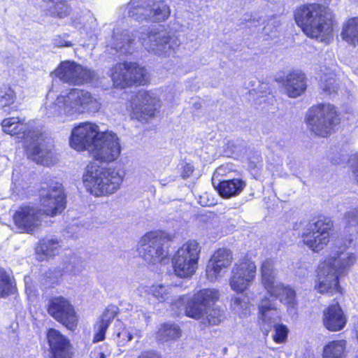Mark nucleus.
<instances>
[{
  "instance_id": "obj_1",
  "label": "nucleus",
  "mask_w": 358,
  "mask_h": 358,
  "mask_svg": "<svg viewBox=\"0 0 358 358\" xmlns=\"http://www.w3.org/2000/svg\"><path fill=\"white\" fill-rule=\"evenodd\" d=\"M1 126L5 133L24 139V147L29 159L47 166L55 162L52 140L44 137L42 131L31 123H25L19 117H10L4 119Z\"/></svg>"
},
{
  "instance_id": "obj_2",
  "label": "nucleus",
  "mask_w": 358,
  "mask_h": 358,
  "mask_svg": "<svg viewBox=\"0 0 358 358\" xmlns=\"http://www.w3.org/2000/svg\"><path fill=\"white\" fill-rule=\"evenodd\" d=\"M41 196L43 210L28 204L19 207L15 211L13 220L18 229L31 234L41 226L43 214L55 216L61 213L66 207L63 187L59 182H51L46 194H41Z\"/></svg>"
},
{
  "instance_id": "obj_3",
  "label": "nucleus",
  "mask_w": 358,
  "mask_h": 358,
  "mask_svg": "<svg viewBox=\"0 0 358 358\" xmlns=\"http://www.w3.org/2000/svg\"><path fill=\"white\" fill-rule=\"evenodd\" d=\"M356 261L352 252L336 251L331 254L317 267L315 289L330 295L340 292L339 278L348 275Z\"/></svg>"
},
{
  "instance_id": "obj_4",
  "label": "nucleus",
  "mask_w": 358,
  "mask_h": 358,
  "mask_svg": "<svg viewBox=\"0 0 358 358\" xmlns=\"http://www.w3.org/2000/svg\"><path fill=\"white\" fill-rule=\"evenodd\" d=\"M125 173L120 168H103L94 163L90 164L83 176L87 190L96 196L115 193L123 182Z\"/></svg>"
},
{
  "instance_id": "obj_5",
  "label": "nucleus",
  "mask_w": 358,
  "mask_h": 358,
  "mask_svg": "<svg viewBox=\"0 0 358 358\" xmlns=\"http://www.w3.org/2000/svg\"><path fill=\"white\" fill-rule=\"evenodd\" d=\"M295 20L310 38L326 42L331 34L333 22L322 15V8L318 4H309L299 8L295 13Z\"/></svg>"
},
{
  "instance_id": "obj_6",
  "label": "nucleus",
  "mask_w": 358,
  "mask_h": 358,
  "mask_svg": "<svg viewBox=\"0 0 358 358\" xmlns=\"http://www.w3.org/2000/svg\"><path fill=\"white\" fill-rule=\"evenodd\" d=\"M139 41L150 52L158 55H170L180 45L177 32L172 29L158 27L141 32Z\"/></svg>"
},
{
  "instance_id": "obj_7",
  "label": "nucleus",
  "mask_w": 358,
  "mask_h": 358,
  "mask_svg": "<svg viewBox=\"0 0 358 358\" xmlns=\"http://www.w3.org/2000/svg\"><path fill=\"white\" fill-rule=\"evenodd\" d=\"M169 237L162 231H150L140 240L139 256L152 265L165 264L169 262Z\"/></svg>"
},
{
  "instance_id": "obj_8",
  "label": "nucleus",
  "mask_w": 358,
  "mask_h": 358,
  "mask_svg": "<svg viewBox=\"0 0 358 358\" xmlns=\"http://www.w3.org/2000/svg\"><path fill=\"white\" fill-rule=\"evenodd\" d=\"M306 120L310 129L317 136L326 137L339 124L341 119L334 105L321 103L308 110Z\"/></svg>"
},
{
  "instance_id": "obj_9",
  "label": "nucleus",
  "mask_w": 358,
  "mask_h": 358,
  "mask_svg": "<svg viewBox=\"0 0 358 358\" xmlns=\"http://www.w3.org/2000/svg\"><path fill=\"white\" fill-rule=\"evenodd\" d=\"M201 247L196 241H189L178 248L172 259L174 272L180 278L191 277L198 268Z\"/></svg>"
},
{
  "instance_id": "obj_10",
  "label": "nucleus",
  "mask_w": 358,
  "mask_h": 358,
  "mask_svg": "<svg viewBox=\"0 0 358 358\" xmlns=\"http://www.w3.org/2000/svg\"><path fill=\"white\" fill-rule=\"evenodd\" d=\"M333 222L329 217H320L310 222L301 234L302 241L313 252L322 250L330 239V231Z\"/></svg>"
},
{
  "instance_id": "obj_11",
  "label": "nucleus",
  "mask_w": 358,
  "mask_h": 358,
  "mask_svg": "<svg viewBox=\"0 0 358 358\" xmlns=\"http://www.w3.org/2000/svg\"><path fill=\"white\" fill-rule=\"evenodd\" d=\"M110 77L115 87L125 88L133 84L145 85L149 74L144 67L136 63H118L111 69Z\"/></svg>"
},
{
  "instance_id": "obj_12",
  "label": "nucleus",
  "mask_w": 358,
  "mask_h": 358,
  "mask_svg": "<svg viewBox=\"0 0 358 358\" xmlns=\"http://www.w3.org/2000/svg\"><path fill=\"white\" fill-rule=\"evenodd\" d=\"M55 76L64 83L73 85L96 83L99 76L95 71L74 62H64L55 71Z\"/></svg>"
},
{
  "instance_id": "obj_13",
  "label": "nucleus",
  "mask_w": 358,
  "mask_h": 358,
  "mask_svg": "<svg viewBox=\"0 0 358 358\" xmlns=\"http://www.w3.org/2000/svg\"><path fill=\"white\" fill-rule=\"evenodd\" d=\"M95 145L92 150L91 155L97 161L111 162L117 159L121 152L119 138L111 131L101 132Z\"/></svg>"
},
{
  "instance_id": "obj_14",
  "label": "nucleus",
  "mask_w": 358,
  "mask_h": 358,
  "mask_svg": "<svg viewBox=\"0 0 358 358\" xmlns=\"http://www.w3.org/2000/svg\"><path fill=\"white\" fill-rule=\"evenodd\" d=\"M66 100L70 102L66 110L73 115L85 113H94L101 107L100 99L96 95L83 90H71L67 94Z\"/></svg>"
},
{
  "instance_id": "obj_15",
  "label": "nucleus",
  "mask_w": 358,
  "mask_h": 358,
  "mask_svg": "<svg viewBox=\"0 0 358 358\" xmlns=\"http://www.w3.org/2000/svg\"><path fill=\"white\" fill-rule=\"evenodd\" d=\"M257 266L253 261L245 258L235 263L229 278L231 288L236 292H243L255 278Z\"/></svg>"
},
{
  "instance_id": "obj_16",
  "label": "nucleus",
  "mask_w": 358,
  "mask_h": 358,
  "mask_svg": "<svg viewBox=\"0 0 358 358\" xmlns=\"http://www.w3.org/2000/svg\"><path fill=\"white\" fill-rule=\"evenodd\" d=\"M100 133L96 124L88 122H82L73 129L69 144L77 151L87 150L90 153Z\"/></svg>"
},
{
  "instance_id": "obj_17",
  "label": "nucleus",
  "mask_w": 358,
  "mask_h": 358,
  "mask_svg": "<svg viewBox=\"0 0 358 358\" xmlns=\"http://www.w3.org/2000/svg\"><path fill=\"white\" fill-rule=\"evenodd\" d=\"M48 313L57 322L68 329H74L78 324V317L73 306L63 296L54 297L50 300Z\"/></svg>"
},
{
  "instance_id": "obj_18",
  "label": "nucleus",
  "mask_w": 358,
  "mask_h": 358,
  "mask_svg": "<svg viewBox=\"0 0 358 358\" xmlns=\"http://www.w3.org/2000/svg\"><path fill=\"white\" fill-rule=\"evenodd\" d=\"M132 117L146 121L153 117L159 108V99L152 92L139 91L131 100Z\"/></svg>"
},
{
  "instance_id": "obj_19",
  "label": "nucleus",
  "mask_w": 358,
  "mask_h": 358,
  "mask_svg": "<svg viewBox=\"0 0 358 358\" xmlns=\"http://www.w3.org/2000/svg\"><path fill=\"white\" fill-rule=\"evenodd\" d=\"M233 255L230 250L220 248L211 256L206 266V276L210 282L215 281L231 264Z\"/></svg>"
},
{
  "instance_id": "obj_20",
  "label": "nucleus",
  "mask_w": 358,
  "mask_h": 358,
  "mask_svg": "<svg viewBox=\"0 0 358 358\" xmlns=\"http://www.w3.org/2000/svg\"><path fill=\"white\" fill-rule=\"evenodd\" d=\"M47 339L52 358H71V345L69 339L55 329H50Z\"/></svg>"
},
{
  "instance_id": "obj_21",
  "label": "nucleus",
  "mask_w": 358,
  "mask_h": 358,
  "mask_svg": "<svg viewBox=\"0 0 358 358\" xmlns=\"http://www.w3.org/2000/svg\"><path fill=\"white\" fill-rule=\"evenodd\" d=\"M322 323L331 331H338L345 327L347 317L338 303L330 305L323 310Z\"/></svg>"
},
{
  "instance_id": "obj_22",
  "label": "nucleus",
  "mask_w": 358,
  "mask_h": 358,
  "mask_svg": "<svg viewBox=\"0 0 358 358\" xmlns=\"http://www.w3.org/2000/svg\"><path fill=\"white\" fill-rule=\"evenodd\" d=\"M259 317L261 320V329L265 335L270 331L273 325L280 320V314L273 301L268 299H263L259 306Z\"/></svg>"
},
{
  "instance_id": "obj_23",
  "label": "nucleus",
  "mask_w": 358,
  "mask_h": 358,
  "mask_svg": "<svg viewBox=\"0 0 358 358\" xmlns=\"http://www.w3.org/2000/svg\"><path fill=\"white\" fill-rule=\"evenodd\" d=\"M282 85L289 97L299 96L306 89L305 75L299 71H292L287 74Z\"/></svg>"
},
{
  "instance_id": "obj_24",
  "label": "nucleus",
  "mask_w": 358,
  "mask_h": 358,
  "mask_svg": "<svg viewBox=\"0 0 358 358\" xmlns=\"http://www.w3.org/2000/svg\"><path fill=\"white\" fill-rule=\"evenodd\" d=\"M213 185L219 194L227 199L240 194L246 186L245 182L240 178L223 180L217 183L213 180Z\"/></svg>"
},
{
  "instance_id": "obj_25",
  "label": "nucleus",
  "mask_w": 358,
  "mask_h": 358,
  "mask_svg": "<svg viewBox=\"0 0 358 358\" xmlns=\"http://www.w3.org/2000/svg\"><path fill=\"white\" fill-rule=\"evenodd\" d=\"M134 41V36L128 31H123L120 27H116L113 30L110 45L113 49L121 54L130 52L131 47Z\"/></svg>"
},
{
  "instance_id": "obj_26",
  "label": "nucleus",
  "mask_w": 358,
  "mask_h": 358,
  "mask_svg": "<svg viewBox=\"0 0 358 358\" xmlns=\"http://www.w3.org/2000/svg\"><path fill=\"white\" fill-rule=\"evenodd\" d=\"M146 6L149 8L148 21L150 22H164L171 15L170 7L164 1L148 0Z\"/></svg>"
},
{
  "instance_id": "obj_27",
  "label": "nucleus",
  "mask_w": 358,
  "mask_h": 358,
  "mask_svg": "<svg viewBox=\"0 0 358 358\" xmlns=\"http://www.w3.org/2000/svg\"><path fill=\"white\" fill-rule=\"evenodd\" d=\"M117 314L116 308H108L101 315L100 319L94 324L93 342L104 340L106 331Z\"/></svg>"
},
{
  "instance_id": "obj_28",
  "label": "nucleus",
  "mask_w": 358,
  "mask_h": 358,
  "mask_svg": "<svg viewBox=\"0 0 358 358\" xmlns=\"http://www.w3.org/2000/svg\"><path fill=\"white\" fill-rule=\"evenodd\" d=\"M262 282L264 288L268 293H275L273 287L279 282L276 280L277 273L273 267L271 259H267L262 262L261 268Z\"/></svg>"
},
{
  "instance_id": "obj_29",
  "label": "nucleus",
  "mask_w": 358,
  "mask_h": 358,
  "mask_svg": "<svg viewBox=\"0 0 358 358\" xmlns=\"http://www.w3.org/2000/svg\"><path fill=\"white\" fill-rule=\"evenodd\" d=\"M178 303L185 305V313L187 317L199 320L204 316L206 308L195 299L194 296L192 298L185 295L180 296Z\"/></svg>"
},
{
  "instance_id": "obj_30",
  "label": "nucleus",
  "mask_w": 358,
  "mask_h": 358,
  "mask_svg": "<svg viewBox=\"0 0 358 358\" xmlns=\"http://www.w3.org/2000/svg\"><path fill=\"white\" fill-rule=\"evenodd\" d=\"M67 94L65 96H59L55 101L50 103L45 106L46 115L48 117H58L59 120L64 121V116L73 115L72 113H68L66 108L70 102L66 100Z\"/></svg>"
},
{
  "instance_id": "obj_31",
  "label": "nucleus",
  "mask_w": 358,
  "mask_h": 358,
  "mask_svg": "<svg viewBox=\"0 0 358 358\" xmlns=\"http://www.w3.org/2000/svg\"><path fill=\"white\" fill-rule=\"evenodd\" d=\"M182 331L175 323H164L161 324L157 332V338L161 342L175 341L181 336Z\"/></svg>"
},
{
  "instance_id": "obj_32",
  "label": "nucleus",
  "mask_w": 358,
  "mask_h": 358,
  "mask_svg": "<svg viewBox=\"0 0 358 358\" xmlns=\"http://www.w3.org/2000/svg\"><path fill=\"white\" fill-rule=\"evenodd\" d=\"M44 7L50 13L59 18L68 16L71 13V8L65 0H43Z\"/></svg>"
},
{
  "instance_id": "obj_33",
  "label": "nucleus",
  "mask_w": 358,
  "mask_h": 358,
  "mask_svg": "<svg viewBox=\"0 0 358 358\" xmlns=\"http://www.w3.org/2000/svg\"><path fill=\"white\" fill-rule=\"evenodd\" d=\"M147 2L148 0H131L128 5L129 16L136 21H148Z\"/></svg>"
},
{
  "instance_id": "obj_34",
  "label": "nucleus",
  "mask_w": 358,
  "mask_h": 358,
  "mask_svg": "<svg viewBox=\"0 0 358 358\" xmlns=\"http://www.w3.org/2000/svg\"><path fill=\"white\" fill-rule=\"evenodd\" d=\"M275 293H269L272 296L278 298L280 301L289 307H294L296 304V294L293 289L289 286H285L279 282L273 287Z\"/></svg>"
},
{
  "instance_id": "obj_35",
  "label": "nucleus",
  "mask_w": 358,
  "mask_h": 358,
  "mask_svg": "<svg viewBox=\"0 0 358 358\" xmlns=\"http://www.w3.org/2000/svg\"><path fill=\"white\" fill-rule=\"evenodd\" d=\"M346 341L336 340L329 342L323 349V358H345Z\"/></svg>"
},
{
  "instance_id": "obj_36",
  "label": "nucleus",
  "mask_w": 358,
  "mask_h": 358,
  "mask_svg": "<svg viewBox=\"0 0 358 358\" xmlns=\"http://www.w3.org/2000/svg\"><path fill=\"white\" fill-rule=\"evenodd\" d=\"M231 310L240 317L245 318L250 315L249 301L245 296H234L231 299Z\"/></svg>"
},
{
  "instance_id": "obj_37",
  "label": "nucleus",
  "mask_w": 358,
  "mask_h": 358,
  "mask_svg": "<svg viewBox=\"0 0 358 358\" xmlns=\"http://www.w3.org/2000/svg\"><path fill=\"white\" fill-rule=\"evenodd\" d=\"M206 310L210 308L219 299V292L215 289H203L194 295Z\"/></svg>"
},
{
  "instance_id": "obj_38",
  "label": "nucleus",
  "mask_w": 358,
  "mask_h": 358,
  "mask_svg": "<svg viewBox=\"0 0 358 358\" xmlns=\"http://www.w3.org/2000/svg\"><path fill=\"white\" fill-rule=\"evenodd\" d=\"M343 38L352 45L358 44V17L350 19L342 31Z\"/></svg>"
},
{
  "instance_id": "obj_39",
  "label": "nucleus",
  "mask_w": 358,
  "mask_h": 358,
  "mask_svg": "<svg viewBox=\"0 0 358 358\" xmlns=\"http://www.w3.org/2000/svg\"><path fill=\"white\" fill-rule=\"evenodd\" d=\"M171 290L172 287L170 285L157 284L150 286L147 292L159 301L164 302L171 298Z\"/></svg>"
},
{
  "instance_id": "obj_40",
  "label": "nucleus",
  "mask_w": 358,
  "mask_h": 358,
  "mask_svg": "<svg viewBox=\"0 0 358 358\" xmlns=\"http://www.w3.org/2000/svg\"><path fill=\"white\" fill-rule=\"evenodd\" d=\"M320 87L325 92L331 94L337 90L336 75L333 71H328L321 76Z\"/></svg>"
},
{
  "instance_id": "obj_41",
  "label": "nucleus",
  "mask_w": 358,
  "mask_h": 358,
  "mask_svg": "<svg viewBox=\"0 0 358 358\" xmlns=\"http://www.w3.org/2000/svg\"><path fill=\"white\" fill-rule=\"evenodd\" d=\"M205 321L203 323L208 325H217L225 318L224 312L217 308H208L204 312Z\"/></svg>"
},
{
  "instance_id": "obj_42",
  "label": "nucleus",
  "mask_w": 358,
  "mask_h": 358,
  "mask_svg": "<svg viewBox=\"0 0 358 358\" xmlns=\"http://www.w3.org/2000/svg\"><path fill=\"white\" fill-rule=\"evenodd\" d=\"M61 247L60 241L56 238H46L42 240L39 250L46 256L55 255Z\"/></svg>"
},
{
  "instance_id": "obj_43",
  "label": "nucleus",
  "mask_w": 358,
  "mask_h": 358,
  "mask_svg": "<svg viewBox=\"0 0 358 358\" xmlns=\"http://www.w3.org/2000/svg\"><path fill=\"white\" fill-rule=\"evenodd\" d=\"M150 319V312L146 310L135 308L132 310L129 321L132 324H147Z\"/></svg>"
},
{
  "instance_id": "obj_44",
  "label": "nucleus",
  "mask_w": 358,
  "mask_h": 358,
  "mask_svg": "<svg viewBox=\"0 0 358 358\" xmlns=\"http://www.w3.org/2000/svg\"><path fill=\"white\" fill-rule=\"evenodd\" d=\"M15 292V286L6 272L0 271V296H5Z\"/></svg>"
},
{
  "instance_id": "obj_45",
  "label": "nucleus",
  "mask_w": 358,
  "mask_h": 358,
  "mask_svg": "<svg viewBox=\"0 0 358 358\" xmlns=\"http://www.w3.org/2000/svg\"><path fill=\"white\" fill-rule=\"evenodd\" d=\"M16 99L14 91L10 87H5L0 91V108H6L12 105Z\"/></svg>"
},
{
  "instance_id": "obj_46",
  "label": "nucleus",
  "mask_w": 358,
  "mask_h": 358,
  "mask_svg": "<svg viewBox=\"0 0 358 358\" xmlns=\"http://www.w3.org/2000/svg\"><path fill=\"white\" fill-rule=\"evenodd\" d=\"M272 327L275 328V334L273 336L274 341L276 343L284 342L287 336V328L284 325L278 324V322Z\"/></svg>"
},
{
  "instance_id": "obj_47",
  "label": "nucleus",
  "mask_w": 358,
  "mask_h": 358,
  "mask_svg": "<svg viewBox=\"0 0 358 358\" xmlns=\"http://www.w3.org/2000/svg\"><path fill=\"white\" fill-rule=\"evenodd\" d=\"M82 267L83 262L81 259L76 256H72L70 262L66 265V268L73 274H76L81 271Z\"/></svg>"
},
{
  "instance_id": "obj_48",
  "label": "nucleus",
  "mask_w": 358,
  "mask_h": 358,
  "mask_svg": "<svg viewBox=\"0 0 358 358\" xmlns=\"http://www.w3.org/2000/svg\"><path fill=\"white\" fill-rule=\"evenodd\" d=\"M117 342L120 346L124 345L127 343L131 341V334L129 332V326L124 327L120 331L116 334Z\"/></svg>"
},
{
  "instance_id": "obj_49",
  "label": "nucleus",
  "mask_w": 358,
  "mask_h": 358,
  "mask_svg": "<svg viewBox=\"0 0 358 358\" xmlns=\"http://www.w3.org/2000/svg\"><path fill=\"white\" fill-rule=\"evenodd\" d=\"M345 219L348 226H357L358 210L354 209L348 212L345 216Z\"/></svg>"
},
{
  "instance_id": "obj_50",
  "label": "nucleus",
  "mask_w": 358,
  "mask_h": 358,
  "mask_svg": "<svg viewBox=\"0 0 358 358\" xmlns=\"http://www.w3.org/2000/svg\"><path fill=\"white\" fill-rule=\"evenodd\" d=\"M129 332L131 334V338H136L140 339L143 336V330L141 328H138L134 324L133 326H129Z\"/></svg>"
},
{
  "instance_id": "obj_51",
  "label": "nucleus",
  "mask_w": 358,
  "mask_h": 358,
  "mask_svg": "<svg viewBox=\"0 0 358 358\" xmlns=\"http://www.w3.org/2000/svg\"><path fill=\"white\" fill-rule=\"evenodd\" d=\"M194 167L190 164H186L182 169L181 176L183 179L188 178L193 173Z\"/></svg>"
},
{
  "instance_id": "obj_52",
  "label": "nucleus",
  "mask_w": 358,
  "mask_h": 358,
  "mask_svg": "<svg viewBox=\"0 0 358 358\" xmlns=\"http://www.w3.org/2000/svg\"><path fill=\"white\" fill-rule=\"evenodd\" d=\"M138 358H161V357L155 351H144Z\"/></svg>"
},
{
  "instance_id": "obj_53",
  "label": "nucleus",
  "mask_w": 358,
  "mask_h": 358,
  "mask_svg": "<svg viewBox=\"0 0 358 358\" xmlns=\"http://www.w3.org/2000/svg\"><path fill=\"white\" fill-rule=\"evenodd\" d=\"M90 358H105V354L100 350H94L91 352Z\"/></svg>"
},
{
  "instance_id": "obj_54",
  "label": "nucleus",
  "mask_w": 358,
  "mask_h": 358,
  "mask_svg": "<svg viewBox=\"0 0 358 358\" xmlns=\"http://www.w3.org/2000/svg\"><path fill=\"white\" fill-rule=\"evenodd\" d=\"M352 173L355 179L358 182V157L352 166Z\"/></svg>"
},
{
  "instance_id": "obj_55",
  "label": "nucleus",
  "mask_w": 358,
  "mask_h": 358,
  "mask_svg": "<svg viewBox=\"0 0 358 358\" xmlns=\"http://www.w3.org/2000/svg\"><path fill=\"white\" fill-rule=\"evenodd\" d=\"M61 46H66V47H69V46H71V43L70 42H65V44L63 45H60Z\"/></svg>"
},
{
  "instance_id": "obj_56",
  "label": "nucleus",
  "mask_w": 358,
  "mask_h": 358,
  "mask_svg": "<svg viewBox=\"0 0 358 358\" xmlns=\"http://www.w3.org/2000/svg\"><path fill=\"white\" fill-rule=\"evenodd\" d=\"M160 184H161L162 186H165V185H166V183H165V182H164V180H160Z\"/></svg>"
},
{
  "instance_id": "obj_57",
  "label": "nucleus",
  "mask_w": 358,
  "mask_h": 358,
  "mask_svg": "<svg viewBox=\"0 0 358 358\" xmlns=\"http://www.w3.org/2000/svg\"><path fill=\"white\" fill-rule=\"evenodd\" d=\"M217 171L219 173H221L222 172V167L218 168V169L217 170Z\"/></svg>"
},
{
  "instance_id": "obj_58",
  "label": "nucleus",
  "mask_w": 358,
  "mask_h": 358,
  "mask_svg": "<svg viewBox=\"0 0 358 358\" xmlns=\"http://www.w3.org/2000/svg\"><path fill=\"white\" fill-rule=\"evenodd\" d=\"M170 181H174V178H171L169 182Z\"/></svg>"
},
{
  "instance_id": "obj_59",
  "label": "nucleus",
  "mask_w": 358,
  "mask_h": 358,
  "mask_svg": "<svg viewBox=\"0 0 358 358\" xmlns=\"http://www.w3.org/2000/svg\"><path fill=\"white\" fill-rule=\"evenodd\" d=\"M356 358H358V357H356Z\"/></svg>"
}]
</instances>
